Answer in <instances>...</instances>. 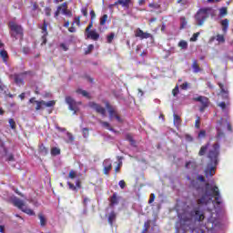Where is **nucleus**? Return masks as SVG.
Returning a JSON list of instances; mask_svg holds the SVG:
<instances>
[{
	"label": "nucleus",
	"instance_id": "obj_46",
	"mask_svg": "<svg viewBox=\"0 0 233 233\" xmlns=\"http://www.w3.org/2000/svg\"><path fill=\"white\" fill-rule=\"evenodd\" d=\"M92 50H94V45H89L86 50L85 51V54H90Z\"/></svg>",
	"mask_w": 233,
	"mask_h": 233
},
{
	"label": "nucleus",
	"instance_id": "obj_64",
	"mask_svg": "<svg viewBox=\"0 0 233 233\" xmlns=\"http://www.w3.org/2000/svg\"><path fill=\"white\" fill-rule=\"evenodd\" d=\"M46 15H50V8L48 7L46 8Z\"/></svg>",
	"mask_w": 233,
	"mask_h": 233
},
{
	"label": "nucleus",
	"instance_id": "obj_9",
	"mask_svg": "<svg viewBox=\"0 0 233 233\" xmlns=\"http://www.w3.org/2000/svg\"><path fill=\"white\" fill-rule=\"evenodd\" d=\"M66 103L68 105L69 110H72L74 114L79 110V105H81V102H75L70 96L66 97Z\"/></svg>",
	"mask_w": 233,
	"mask_h": 233
},
{
	"label": "nucleus",
	"instance_id": "obj_47",
	"mask_svg": "<svg viewBox=\"0 0 233 233\" xmlns=\"http://www.w3.org/2000/svg\"><path fill=\"white\" fill-rule=\"evenodd\" d=\"M198 37H199V33H195L190 38V41H198Z\"/></svg>",
	"mask_w": 233,
	"mask_h": 233
},
{
	"label": "nucleus",
	"instance_id": "obj_54",
	"mask_svg": "<svg viewBox=\"0 0 233 233\" xmlns=\"http://www.w3.org/2000/svg\"><path fill=\"white\" fill-rule=\"evenodd\" d=\"M90 16H91V21H94V19H96V12H94V10L90 11Z\"/></svg>",
	"mask_w": 233,
	"mask_h": 233
},
{
	"label": "nucleus",
	"instance_id": "obj_31",
	"mask_svg": "<svg viewBox=\"0 0 233 233\" xmlns=\"http://www.w3.org/2000/svg\"><path fill=\"white\" fill-rule=\"evenodd\" d=\"M76 93L81 94V96H83L84 97H90V95L86 90L77 89Z\"/></svg>",
	"mask_w": 233,
	"mask_h": 233
},
{
	"label": "nucleus",
	"instance_id": "obj_29",
	"mask_svg": "<svg viewBox=\"0 0 233 233\" xmlns=\"http://www.w3.org/2000/svg\"><path fill=\"white\" fill-rule=\"evenodd\" d=\"M44 106L50 108L51 106H56V100H51L48 102L44 101Z\"/></svg>",
	"mask_w": 233,
	"mask_h": 233
},
{
	"label": "nucleus",
	"instance_id": "obj_8",
	"mask_svg": "<svg viewBox=\"0 0 233 233\" xmlns=\"http://www.w3.org/2000/svg\"><path fill=\"white\" fill-rule=\"evenodd\" d=\"M106 108L107 109V112L109 114V119L110 121L116 119V121L118 123H122L123 119H121L118 116H117V112H116V109H114V107L110 106V104H106Z\"/></svg>",
	"mask_w": 233,
	"mask_h": 233
},
{
	"label": "nucleus",
	"instance_id": "obj_38",
	"mask_svg": "<svg viewBox=\"0 0 233 233\" xmlns=\"http://www.w3.org/2000/svg\"><path fill=\"white\" fill-rule=\"evenodd\" d=\"M110 203L112 206L117 205V197L116 196V194L112 196Z\"/></svg>",
	"mask_w": 233,
	"mask_h": 233
},
{
	"label": "nucleus",
	"instance_id": "obj_14",
	"mask_svg": "<svg viewBox=\"0 0 233 233\" xmlns=\"http://www.w3.org/2000/svg\"><path fill=\"white\" fill-rule=\"evenodd\" d=\"M135 35L136 37H139L140 39H148L152 37V35L143 32V30H141L140 28L137 29Z\"/></svg>",
	"mask_w": 233,
	"mask_h": 233
},
{
	"label": "nucleus",
	"instance_id": "obj_18",
	"mask_svg": "<svg viewBox=\"0 0 233 233\" xmlns=\"http://www.w3.org/2000/svg\"><path fill=\"white\" fill-rule=\"evenodd\" d=\"M74 135L70 132L66 133V137H64V140L66 143H68L69 145H74Z\"/></svg>",
	"mask_w": 233,
	"mask_h": 233
},
{
	"label": "nucleus",
	"instance_id": "obj_24",
	"mask_svg": "<svg viewBox=\"0 0 233 233\" xmlns=\"http://www.w3.org/2000/svg\"><path fill=\"white\" fill-rule=\"evenodd\" d=\"M100 125L104 127V128H106L107 130H110V132H116L114 128L110 127V123L105 122V121H100Z\"/></svg>",
	"mask_w": 233,
	"mask_h": 233
},
{
	"label": "nucleus",
	"instance_id": "obj_30",
	"mask_svg": "<svg viewBox=\"0 0 233 233\" xmlns=\"http://www.w3.org/2000/svg\"><path fill=\"white\" fill-rule=\"evenodd\" d=\"M39 152L43 155V156H46L48 154V150L45 147L44 145H41L39 147Z\"/></svg>",
	"mask_w": 233,
	"mask_h": 233
},
{
	"label": "nucleus",
	"instance_id": "obj_61",
	"mask_svg": "<svg viewBox=\"0 0 233 233\" xmlns=\"http://www.w3.org/2000/svg\"><path fill=\"white\" fill-rule=\"evenodd\" d=\"M81 12H82L83 15L86 16V15H87L86 8L83 7Z\"/></svg>",
	"mask_w": 233,
	"mask_h": 233
},
{
	"label": "nucleus",
	"instance_id": "obj_44",
	"mask_svg": "<svg viewBox=\"0 0 233 233\" xmlns=\"http://www.w3.org/2000/svg\"><path fill=\"white\" fill-rule=\"evenodd\" d=\"M0 90L2 92H5V94H6V86H5V84H3V81H1V79H0Z\"/></svg>",
	"mask_w": 233,
	"mask_h": 233
},
{
	"label": "nucleus",
	"instance_id": "obj_55",
	"mask_svg": "<svg viewBox=\"0 0 233 233\" xmlns=\"http://www.w3.org/2000/svg\"><path fill=\"white\" fill-rule=\"evenodd\" d=\"M206 134H207V132L205 131V130H202V131H200L199 133H198V137H205V136H206Z\"/></svg>",
	"mask_w": 233,
	"mask_h": 233
},
{
	"label": "nucleus",
	"instance_id": "obj_1",
	"mask_svg": "<svg viewBox=\"0 0 233 233\" xmlns=\"http://www.w3.org/2000/svg\"><path fill=\"white\" fill-rule=\"evenodd\" d=\"M195 196L199 198L198 199V207L193 211L188 208L183 213L178 212L179 221L177 223V230L179 228L187 230V228H191L190 226L194 221H203L205 219V214L200 208L207 207L208 210H210V205L213 207L215 212L211 213V217L208 219L205 227L208 231L219 230L221 228V223L219 222L218 217L224 205L218 187L206 184L204 187L196 188Z\"/></svg>",
	"mask_w": 233,
	"mask_h": 233
},
{
	"label": "nucleus",
	"instance_id": "obj_19",
	"mask_svg": "<svg viewBox=\"0 0 233 233\" xmlns=\"http://www.w3.org/2000/svg\"><path fill=\"white\" fill-rule=\"evenodd\" d=\"M38 219L40 221L41 227H46V223H48V219L43 213L38 214Z\"/></svg>",
	"mask_w": 233,
	"mask_h": 233
},
{
	"label": "nucleus",
	"instance_id": "obj_12",
	"mask_svg": "<svg viewBox=\"0 0 233 233\" xmlns=\"http://www.w3.org/2000/svg\"><path fill=\"white\" fill-rule=\"evenodd\" d=\"M86 39H92V41H97L99 39V33H97V30L93 29L86 32Z\"/></svg>",
	"mask_w": 233,
	"mask_h": 233
},
{
	"label": "nucleus",
	"instance_id": "obj_2",
	"mask_svg": "<svg viewBox=\"0 0 233 233\" xmlns=\"http://www.w3.org/2000/svg\"><path fill=\"white\" fill-rule=\"evenodd\" d=\"M219 157V144H215L208 147V157L209 162L205 169L206 177H212L216 174V167H218V157Z\"/></svg>",
	"mask_w": 233,
	"mask_h": 233
},
{
	"label": "nucleus",
	"instance_id": "obj_52",
	"mask_svg": "<svg viewBox=\"0 0 233 233\" xmlns=\"http://www.w3.org/2000/svg\"><path fill=\"white\" fill-rule=\"evenodd\" d=\"M156 199V195H154V193H152L151 195H150V198H149V201H148V203L150 204V203H154V200Z\"/></svg>",
	"mask_w": 233,
	"mask_h": 233
},
{
	"label": "nucleus",
	"instance_id": "obj_41",
	"mask_svg": "<svg viewBox=\"0 0 233 233\" xmlns=\"http://www.w3.org/2000/svg\"><path fill=\"white\" fill-rule=\"evenodd\" d=\"M217 41L218 43H225V36L223 35H217Z\"/></svg>",
	"mask_w": 233,
	"mask_h": 233
},
{
	"label": "nucleus",
	"instance_id": "obj_42",
	"mask_svg": "<svg viewBox=\"0 0 233 233\" xmlns=\"http://www.w3.org/2000/svg\"><path fill=\"white\" fill-rule=\"evenodd\" d=\"M149 8H153L154 10H158L159 8V4H156V3H151L148 5Z\"/></svg>",
	"mask_w": 233,
	"mask_h": 233
},
{
	"label": "nucleus",
	"instance_id": "obj_45",
	"mask_svg": "<svg viewBox=\"0 0 233 233\" xmlns=\"http://www.w3.org/2000/svg\"><path fill=\"white\" fill-rule=\"evenodd\" d=\"M73 25H77V26H79L81 25V18L79 16L75 17Z\"/></svg>",
	"mask_w": 233,
	"mask_h": 233
},
{
	"label": "nucleus",
	"instance_id": "obj_34",
	"mask_svg": "<svg viewBox=\"0 0 233 233\" xmlns=\"http://www.w3.org/2000/svg\"><path fill=\"white\" fill-rule=\"evenodd\" d=\"M51 154L52 156H59V154H61V149L57 147H53L51 150Z\"/></svg>",
	"mask_w": 233,
	"mask_h": 233
},
{
	"label": "nucleus",
	"instance_id": "obj_3",
	"mask_svg": "<svg viewBox=\"0 0 233 233\" xmlns=\"http://www.w3.org/2000/svg\"><path fill=\"white\" fill-rule=\"evenodd\" d=\"M228 130L229 132L232 131V127H230V123H228V120L225 118H221L217 123V137L218 139H221V137H224L225 131Z\"/></svg>",
	"mask_w": 233,
	"mask_h": 233
},
{
	"label": "nucleus",
	"instance_id": "obj_15",
	"mask_svg": "<svg viewBox=\"0 0 233 233\" xmlns=\"http://www.w3.org/2000/svg\"><path fill=\"white\" fill-rule=\"evenodd\" d=\"M220 88L219 96L222 99H228V89L223 84H218Z\"/></svg>",
	"mask_w": 233,
	"mask_h": 233
},
{
	"label": "nucleus",
	"instance_id": "obj_7",
	"mask_svg": "<svg viewBox=\"0 0 233 233\" xmlns=\"http://www.w3.org/2000/svg\"><path fill=\"white\" fill-rule=\"evenodd\" d=\"M59 14H63L64 15H67V17H72V12L68 10V6L66 3L62 4L60 6L57 7L55 17H58Z\"/></svg>",
	"mask_w": 233,
	"mask_h": 233
},
{
	"label": "nucleus",
	"instance_id": "obj_21",
	"mask_svg": "<svg viewBox=\"0 0 233 233\" xmlns=\"http://www.w3.org/2000/svg\"><path fill=\"white\" fill-rule=\"evenodd\" d=\"M13 77L15 79V83H16L19 86L23 85V75H15Z\"/></svg>",
	"mask_w": 233,
	"mask_h": 233
},
{
	"label": "nucleus",
	"instance_id": "obj_11",
	"mask_svg": "<svg viewBox=\"0 0 233 233\" xmlns=\"http://www.w3.org/2000/svg\"><path fill=\"white\" fill-rule=\"evenodd\" d=\"M194 101H198L199 103H201L202 106L200 107V112H203L205 110V108H207V106H208V98H207V96H197L193 98Z\"/></svg>",
	"mask_w": 233,
	"mask_h": 233
},
{
	"label": "nucleus",
	"instance_id": "obj_32",
	"mask_svg": "<svg viewBox=\"0 0 233 233\" xmlns=\"http://www.w3.org/2000/svg\"><path fill=\"white\" fill-rule=\"evenodd\" d=\"M0 56L2 57V59L4 60V63H6V58L8 57V53H6V51L2 50L0 51Z\"/></svg>",
	"mask_w": 233,
	"mask_h": 233
},
{
	"label": "nucleus",
	"instance_id": "obj_6",
	"mask_svg": "<svg viewBox=\"0 0 233 233\" xmlns=\"http://www.w3.org/2000/svg\"><path fill=\"white\" fill-rule=\"evenodd\" d=\"M9 27L11 28V35L15 37V39L23 37V27H21V25L15 24V22H10Z\"/></svg>",
	"mask_w": 233,
	"mask_h": 233
},
{
	"label": "nucleus",
	"instance_id": "obj_26",
	"mask_svg": "<svg viewBox=\"0 0 233 233\" xmlns=\"http://www.w3.org/2000/svg\"><path fill=\"white\" fill-rule=\"evenodd\" d=\"M174 125L175 127H179V125H181V117H179V116L174 114Z\"/></svg>",
	"mask_w": 233,
	"mask_h": 233
},
{
	"label": "nucleus",
	"instance_id": "obj_56",
	"mask_svg": "<svg viewBox=\"0 0 233 233\" xmlns=\"http://www.w3.org/2000/svg\"><path fill=\"white\" fill-rule=\"evenodd\" d=\"M118 185H119L120 188H122V189L125 188V187H126L125 180H120Z\"/></svg>",
	"mask_w": 233,
	"mask_h": 233
},
{
	"label": "nucleus",
	"instance_id": "obj_20",
	"mask_svg": "<svg viewBox=\"0 0 233 233\" xmlns=\"http://www.w3.org/2000/svg\"><path fill=\"white\" fill-rule=\"evenodd\" d=\"M228 19H224L220 22V25L222 26V32H224V34H227L228 30Z\"/></svg>",
	"mask_w": 233,
	"mask_h": 233
},
{
	"label": "nucleus",
	"instance_id": "obj_62",
	"mask_svg": "<svg viewBox=\"0 0 233 233\" xmlns=\"http://www.w3.org/2000/svg\"><path fill=\"white\" fill-rule=\"evenodd\" d=\"M198 181H201L202 183L205 182V177H203V176H198Z\"/></svg>",
	"mask_w": 233,
	"mask_h": 233
},
{
	"label": "nucleus",
	"instance_id": "obj_43",
	"mask_svg": "<svg viewBox=\"0 0 233 233\" xmlns=\"http://www.w3.org/2000/svg\"><path fill=\"white\" fill-rule=\"evenodd\" d=\"M114 37H116L114 33H111L109 35H107V43H112V41H114Z\"/></svg>",
	"mask_w": 233,
	"mask_h": 233
},
{
	"label": "nucleus",
	"instance_id": "obj_53",
	"mask_svg": "<svg viewBox=\"0 0 233 233\" xmlns=\"http://www.w3.org/2000/svg\"><path fill=\"white\" fill-rule=\"evenodd\" d=\"M180 88H182V90H187L188 88V83L185 82L180 86Z\"/></svg>",
	"mask_w": 233,
	"mask_h": 233
},
{
	"label": "nucleus",
	"instance_id": "obj_4",
	"mask_svg": "<svg viewBox=\"0 0 233 233\" xmlns=\"http://www.w3.org/2000/svg\"><path fill=\"white\" fill-rule=\"evenodd\" d=\"M212 9H210L209 7H204V8H200L197 14L195 15V20H196V24L198 26H203V25L205 24V21H207L208 15H210V12Z\"/></svg>",
	"mask_w": 233,
	"mask_h": 233
},
{
	"label": "nucleus",
	"instance_id": "obj_13",
	"mask_svg": "<svg viewBox=\"0 0 233 233\" xmlns=\"http://www.w3.org/2000/svg\"><path fill=\"white\" fill-rule=\"evenodd\" d=\"M103 167H104V174L106 176H108V174H110V170H112V160L110 159L104 160Z\"/></svg>",
	"mask_w": 233,
	"mask_h": 233
},
{
	"label": "nucleus",
	"instance_id": "obj_25",
	"mask_svg": "<svg viewBox=\"0 0 233 233\" xmlns=\"http://www.w3.org/2000/svg\"><path fill=\"white\" fill-rule=\"evenodd\" d=\"M193 72L195 74H198V72H201V68H199V66H198V61L194 60L192 64Z\"/></svg>",
	"mask_w": 233,
	"mask_h": 233
},
{
	"label": "nucleus",
	"instance_id": "obj_10",
	"mask_svg": "<svg viewBox=\"0 0 233 233\" xmlns=\"http://www.w3.org/2000/svg\"><path fill=\"white\" fill-rule=\"evenodd\" d=\"M88 106H90V108H93V110H96V112H97L98 114H101L103 117H106V110L100 105L96 104L95 102H90Z\"/></svg>",
	"mask_w": 233,
	"mask_h": 233
},
{
	"label": "nucleus",
	"instance_id": "obj_40",
	"mask_svg": "<svg viewBox=\"0 0 233 233\" xmlns=\"http://www.w3.org/2000/svg\"><path fill=\"white\" fill-rule=\"evenodd\" d=\"M9 125L12 130H15V121L14 120V118L9 119Z\"/></svg>",
	"mask_w": 233,
	"mask_h": 233
},
{
	"label": "nucleus",
	"instance_id": "obj_49",
	"mask_svg": "<svg viewBox=\"0 0 233 233\" xmlns=\"http://www.w3.org/2000/svg\"><path fill=\"white\" fill-rule=\"evenodd\" d=\"M92 26H94V21L93 20H91L88 26L86 28V32H90L91 31L90 29L92 28Z\"/></svg>",
	"mask_w": 233,
	"mask_h": 233
},
{
	"label": "nucleus",
	"instance_id": "obj_23",
	"mask_svg": "<svg viewBox=\"0 0 233 233\" xmlns=\"http://www.w3.org/2000/svg\"><path fill=\"white\" fill-rule=\"evenodd\" d=\"M35 110H43L45 108V100L35 101Z\"/></svg>",
	"mask_w": 233,
	"mask_h": 233
},
{
	"label": "nucleus",
	"instance_id": "obj_35",
	"mask_svg": "<svg viewBox=\"0 0 233 233\" xmlns=\"http://www.w3.org/2000/svg\"><path fill=\"white\" fill-rule=\"evenodd\" d=\"M108 19V15H104L101 18H100V25L103 26L104 25H106V21Z\"/></svg>",
	"mask_w": 233,
	"mask_h": 233
},
{
	"label": "nucleus",
	"instance_id": "obj_33",
	"mask_svg": "<svg viewBox=\"0 0 233 233\" xmlns=\"http://www.w3.org/2000/svg\"><path fill=\"white\" fill-rule=\"evenodd\" d=\"M178 46H179L180 48L187 49V48L188 47V44L187 43V41L181 40V41L178 43Z\"/></svg>",
	"mask_w": 233,
	"mask_h": 233
},
{
	"label": "nucleus",
	"instance_id": "obj_58",
	"mask_svg": "<svg viewBox=\"0 0 233 233\" xmlns=\"http://www.w3.org/2000/svg\"><path fill=\"white\" fill-rule=\"evenodd\" d=\"M199 123H200V118L198 117L197 120H196V122H195V127H196V128H199Z\"/></svg>",
	"mask_w": 233,
	"mask_h": 233
},
{
	"label": "nucleus",
	"instance_id": "obj_48",
	"mask_svg": "<svg viewBox=\"0 0 233 233\" xmlns=\"http://www.w3.org/2000/svg\"><path fill=\"white\" fill-rule=\"evenodd\" d=\"M76 176H77V174L76 173V171L71 170V171L69 172V177H70V179L76 178Z\"/></svg>",
	"mask_w": 233,
	"mask_h": 233
},
{
	"label": "nucleus",
	"instance_id": "obj_57",
	"mask_svg": "<svg viewBox=\"0 0 233 233\" xmlns=\"http://www.w3.org/2000/svg\"><path fill=\"white\" fill-rule=\"evenodd\" d=\"M67 185H68L70 190H76V186H74V184L67 182Z\"/></svg>",
	"mask_w": 233,
	"mask_h": 233
},
{
	"label": "nucleus",
	"instance_id": "obj_59",
	"mask_svg": "<svg viewBox=\"0 0 233 233\" xmlns=\"http://www.w3.org/2000/svg\"><path fill=\"white\" fill-rule=\"evenodd\" d=\"M121 165H123V162L120 161V162L118 163L117 167L115 168V171H116V172H119V168H121Z\"/></svg>",
	"mask_w": 233,
	"mask_h": 233
},
{
	"label": "nucleus",
	"instance_id": "obj_36",
	"mask_svg": "<svg viewBox=\"0 0 233 233\" xmlns=\"http://www.w3.org/2000/svg\"><path fill=\"white\" fill-rule=\"evenodd\" d=\"M220 17H225L227 15V7H222L219 9Z\"/></svg>",
	"mask_w": 233,
	"mask_h": 233
},
{
	"label": "nucleus",
	"instance_id": "obj_17",
	"mask_svg": "<svg viewBox=\"0 0 233 233\" xmlns=\"http://www.w3.org/2000/svg\"><path fill=\"white\" fill-rule=\"evenodd\" d=\"M46 22H44L42 27V45H46V35H48V31H46Z\"/></svg>",
	"mask_w": 233,
	"mask_h": 233
},
{
	"label": "nucleus",
	"instance_id": "obj_28",
	"mask_svg": "<svg viewBox=\"0 0 233 233\" xmlns=\"http://www.w3.org/2000/svg\"><path fill=\"white\" fill-rule=\"evenodd\" d=\"M114 221H116V213L113 211L109 214L108 223L113 225Z\"/></svg>",
	"mask_w": 233,
	"mask_h": 233
},
{
	"label": "nucleus",
	"instance_id": "obj_37",
	"mask_svg": "<svg viewBox=\"0 0 233 233\" xmlns=\"http://www.w3.org/2000/svg\"><path fill=\"white\" fill-rule=\"evenodd\" d=\"M187 26V19L185 17L180 18V28H186Z\"/></svg>",
	"mask_w": 233,
	"mask_h": 233
},
{
	"label": "nucleus",
	"instance_id": "obj_27",
	"mask_svg": "<svg viewBox=\"0 0 233 233\" xmlns=\"http://www.w3.org/2000/svg\"><path fill=\"white\" fill-rule=\"evenodd\" d=\"M218 106L221 107V109L224 112V114H227V112H228V106H227V104H225V102H220L218 104Z\"/></svg>",
	"mask_w": 233,
	"mask_h": 233
},
{
	"label": "nucleus",
	"instance_id": "obj_16",
	"mask_svg": "<svg viewBox=\"0 0 233 233\" xmlns=\"http://www.w3.org/2000/svg\"><path fill=\"white\" fill-rule=\"evenodd\" d=\"M132 4V0H118L115 2L114 5H120L123 8H128L130 5Z\"/></svg>",
	"mask_w": 233,
	"mask_h": 233
},
{
	"label": "nucleus",
	"instance_id": "obj_5",
	"mask_svg": "<svg viewBox=\"0 0 233 233\" xmlns=\"http://www.w3.org/2000/svg\"><path fill=\"white\" fill-rule=\"evenodd\" d=\"M11 201L15 207H17L19 210H22V212H25V214H27V216H35V212L26 207L23 200L17 198L16 197H12Z\"/></svg>",
	"mask_w": 233,
	"mask_h": 233
},
{
	"label": "nucleus",
	"instance_id": "obj_63",
	"mask_svg": "<svg viewBox=\"0 0 233 233\" xmlns=\"http://www.w3.org/2000/svg\"><path fill=\"white\" fill-rule=\"evenodd\" d=\"M186 139L187 141H192V137H190V135H186Z\"/></svg>",
	"mask_w": 233,
	"mask_h": 233
},
{
	"label": "nucleus",
	"instance_id": "obj_60",
	"mask_svg": "<svg viewBox=\"0 0 233 233\" xmlns=\"http://www.w3.org/2000/svg\"><path fill=\"white\" fill-rule=\"evenodd\" d=\"M68 32H71V34H74V32H76V27L74 26L69 27Z\"/></svg>",
	"mask_w": 233,
	"mask_h": 233
},
{
	"label": "nucleus",
	"instance_id": "obj_51",
	"mask_svg": "<svg viewBox=\"0 0 233 233\" xmlns=\"http://www.w3.org/2000/svg\"><path fill=\"white\" fill-rule=\"evenodd\" d=\"M173 96H176L177 94H179V86H176L172 91Z\"/></svg>",
	"mask_w": 233,
	"mask_h": 233
},
{
	"label": "nucleus",
	"instance_id": "obj_39",
	"mask_svg": "<svg viewBox=\"0 0 233 233\" xmlns=\"http://www.w3.org/2000/svg\"><path fill=\"white\" fill-rule=\"evenodd\" d=\"M207 148H208V146H203L201 148H200V151H199V156H205V152H207Z\"/></svg>",
	"mask_w": 233,
	"mask_h": 233
},
{
	"label": "nucleus",
	"instance_id": "obj_50",
	"mask_svg": "<svg viewBox=\"0 0 233 233\" xmlns=\"http://www.w3.org/2000/svg\"><path fill=\"white\" fill-rule=\"evenodd\" d=\"M84 137H88V128L85 127L82 129Z\"/></svg>",
	"mask_w": 233,
	"mask_h": 233
},
{
	"label": "nucleus",
	"instance_id": "obj_22",
	"mask_svg": "<svg viewBox=\"0 0 233 233\" xmlns=\"http://www.w3.org/2000/svg\"><path fill=\"white\" fill-rule=\"evenodd\" d=\"M196 162L194 160L186 163V168L187 170H196Z\"/></svg>",
	"mask_w": 233,
	"mask_h": 233
}]
</instances>
